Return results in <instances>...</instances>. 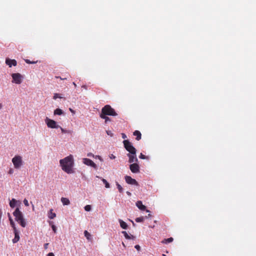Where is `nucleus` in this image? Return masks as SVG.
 Segmentation results:
<instances>
[{
	"label": "nucleus",
	"instance_id": "nucleus-1",
	"mask_svg": "<svg viewBox=\"0 0 256 256\" xmlns=\"http://www.w3.org/2000/svg\"><path fill=\"white\" fill-rule=\"evenodd\" d=\"M62 169L68 174L74 172L72 168L74 165L73 157L72 155L68 156L60 160Z\"/></svg>",
	"mask_w": 256,
	"mask_h": 256
},
{
	"label": "nucleus",
	"instance_id": "nucleus-2",
	"mask_svg": "<svg viewBox=\"0 0 256 256\" xmlns=\"http://www.w3.org/2000/svg\"><path fill=\"white\" fill-rule=\"evenodd\" d=\"M13 215L15 217V220L20 224L23 228L26 227V222L24 218L22 213L20 211L18 208H17L13 212Z\"/></svg>",
	"mask_w": 256,
	"mask_h": 256
},
{
	"label": "nucleus",
	"instance_id": "nucleus-3",
	"mask_svg": "<svg viewBox=\"0 0 256 256\" xmlns=\"http://www.w3.org/2000/svg\"><path fill=\"white\" fill-rule=\"evenodd\" d=\"M102 114L106 116H116L117 113L110 105L105 106L102 110Z\"/></svg>",
	"mask_w": 256,
	"mask_h": 256
},
{
	"label": "nucleus",
	"instance_id": "nucleus-4",
	"mask_svg": "<svg viewBox=\"0 0 256 256\" xmlns=\"http://www.w3.org/2000/svg\"><path fill=\"white\" fill-rule=\"evenodd\" d=\"M124 148L129 152L128 154H136V150L132 144L128 140H124L123 141Z\"/></svg>",
	"mask_w": 256,
	"mask_h": 256
},
{
	"label": "nucleus",
	"instance_id": "nucleus-5",
	"mask_svg": "<svg viewBox=\"0 0 256 256\" xmlns=\"http://www.w3.org/2000/svg\"><path fill=\"white\" fill-rule=\"evenodd\" d=\"M12 162L16 169H19L23 164L22 157L20 156H15L12 158Z\"/></svg>",
	"mask_w": 256,
	"mask_h": 256
},
{
	"label": "nucleus",
	"instance_id": "nucleus-6",
	"mask_svg": "<svg viewBox=\"0 0 256 256\" xmlns=\"http://www.w3.org/2000/svg\"><path fill=\"white\" fill-rule=\"evenodd\" d=\"M45 122L47 126L50 128H60V126L58 125L56 121L51 120L48 117H46L45 119Z\"/></svg>",
	"mask_w": 256,
	"mask_h": 256
},
{
	"label": "nucleus",
	"instance_id": "nucleus-7",
	"mask_svg": "<svg viewBox=\"0 0 256 256\" xmlns=\"http://www.w3.org/2000/svg\"><path fill=\"white\" fill-rule=\"evenodd\" d=\"M12 82L16 84H20L22 82L23 78L22 76L19 73H14L12 74Z\"/></svg>",
	"mask_w": 256,
	"mask_h": 256
},
{
	"label": "nucleus",
	"instance_id": "nucleus-8",
	"mask_svg": "<svg viewBox=\"0 0 256 256\" xmlns=\"http://www.w3.org/2000/svg\"><path fill=\"white\" fill-rule=\"evenodd\" d=\"M82 162L88 166H90L95 170H96L98 168V166L96 164L91 160L88 158H82Z\"/></svg>",
	"mask_w": 256,
	"mask_h": 256
},
{
	"label": "nucleus",
	"instance_id": "nucleus-9",
	"mask_svg": "<svg viewBox=\"0 0 256 256\" xmlns=\"http://www.w3.org/2000/svg\"><path fill=\"white\" fill-rule=\"evenodd\" d=\"M130 169L133 173H138L140 172V166L136 163L132 164L130 165Z\"/></svg>",
	"mask_w": 256,
	"mask_h": 256
},
{
	"label": "nucleus",
	"instance_id": "nucleus-10",
	"mask_svg": "<svg viewBox=\"0 0 256 256\" xmlns=\"http://www.w3.org/2000/svg\"><path fill=\"white\" fill-rule=\"evenodd\" d=\"M126 182L128 184L132 185L138 186V182L135 179L132 178L131 176H125Z\"/></svg>",
	"mask_w": 256,
	"mask_h": 256
},
{
	"label": "nucleus",
	"instance_id": "nucleus-11",
	"mask_svg": "<svg viewBox=\"0 0 256 256\" xmlns=\"http://www.w3.org/2000/svg\"><path fill=\"white\" fill-rule=\"evenodd\" d=\"M127 156L129 158L128 162L130 163H136V162H138V160L136 158V154H127Z\"/></svg>",
	"mask_w": 256,
	"mask_h": 256
},
{
	"label": "nucleus",
	"instance_id": "nucleus-12",
	"mask_svg": "<svg viewBox=\"0 0 256 256\" xmlns=\"http://www.w3.org/2000/svg\"><path fill=\"white\" fill-rule=\"evenodd\" d=\"M14 238L12 239V242L15 244L20 240V231L16 229L14 230Z\"/></svg>",
	"mask_w": 256,
	"mask_h": 256
},
{
	"label": "nucleus",
	"instance_id": "nucleus-13",
	"mask_svg": "<svg viewBox=\"0 0 256 256\" xmlns=\"http://www.w3.org/2000/svg\"><path fill=\"white\" fill-rule=\"evenodd\" d=\"M136 206L142 210H146V212H150L149 210H146V206L142 204V201L138 200L136 203Z\"/></svg>",
	"mask_w": 256,
	"mask_h": 256
},
{
	"label": "nucleus",
	"instance_id": "nucleus-14",
	"mask_svg": "<svg viewBox=\"0 0 256 256\" xmlns=\"http://www.w3.org/2000/svg\"><path fill=\"white\" fill-rule=\"evenodd\" d=\"M6 63L10 68H11L12 66H16L17 64L16 61L15 60H10L9 58L6 59Z\"/></svg>",
	"mask_w": 256,
	"mask_h": 256
},
{
	"label": "nucleus",
	"instance_id": "nucleus-15",
	"mask_svg": "<svg viewBox=\"0 0 256 256\" xmlns=\"http://www.w3.org/2000/svg\"><path fill=\"white\" fill-rule=\"evenodd\" d=\"M18 204H20V202L19 200H16L15 198H12L10 202V206L12 208H14Z\"/></svg>",
	"mask_w": 256,
	"mask_h": 256
},
{
	"label": "nucleus",
	"instance_id": "nucleus-16",
	"mask_svg": "<svg viewBox=\"0 0 256 256\" xmlns=\"http://www.w3.org/2000/svg\"><path fill=\"white\" fill-rule=\"evenodd\" d=\"M118 222H120V226L122 228L124 229V230H126L128 228V226L126 222H125L124 221H123L121 219H118Z\"/></svg>",
	"mask_w": 256,
	"mask_h": 256
},
{
	"label": "nucleus",
	"instance_id": "nucleus-17",
	"mask_svg": "<svg viewBox=\"0 0 256 256\" xmlns=\"http://www.w3.org/2000/svg\"><path fill=\"white\" fill-rule=\"evenodd\" d=\"M8 219H9L10 224L12 228L14 230H16V227L15 224H14V222L13 221V220L12 219L10 214H8Z\"/></svg>",
	"mask_w": 256,
	"mask_h": 256
},
{
	"label": "nucleus",
	"instance_id": "nucleus-18",
	"mask_svg": "<svg viewBox=\"0 0 256 256\" xmlns=\"http://www.w3.org/2000/svg\"><path fill=\"white\" fill-rule=\"evenodd\" d=\"M61 202L64 206H67L70 204V200L66 198H62Z\"/></svg>",
	"mask_w": 256,
	"mask_h": 256
},
{
	"label": "nucleus",
	"instance_id": "nucleus-19",
	"mask_svg": "<svg viewBox=\"0 0 256 256\" xmlns=\"http://www.w3.org/2000/svg\"><path fill=\"white\" fill-rule=\"evenodd\" d=\"M134 135L136 136V140H139L141 138V133L138 130H135L134 132Z\"/></svg>",
	"mask_w": 256,
	"mask_h": 256
},
{
	"label": "nucleus",
	"instance_id": "nucleus-20",
	"mask_svg": "<svg viewBox=\"0 0 256 256\" xmlns=\"http://www.w3.org/2000/svg\"><path fill=\"white\" fill-rule=\"evenodd\" d=\"M56 216V214L52 212V210L51 209L48 213V217L50 219H54Z\"/></svg>",
	"mask_w": 256,
	"mask_h": 256
},
{
	"label": "nucleus",
	"instance_id": "nucleus-21",
	"mask_svg": "<svg viewBox=\"0 0 256 256\" xmlns=\"http://www.w3.org/2000/svg\"><path fill=\"white\" fill-rule=\"evenodd\" d=\"M122 232L124 234V236L125 237V238L126 239H127V240H130V239L132 238H134V236L132 235L129 236L128 234V233L126 232V231H122Z\"/></svg>",
	"mask_w": 256,
	"mask_h": 256
},
{
	"label": "nucleus",
	"instance_id": "nucleus-22",
	"mask_svg": "<svg viewBox=\"0 0 256 256\" xmlns=\"http://www.w3.org/2000/svg\"><path fill=\"white\" fill-rule=\"evenodd\" d=\"M61 131H62V133H64V134H72V132H73V131L72 130H66V129H64L63 128H62L60 126V128H59Z\"/></svg>",
	"mask_w": 256,
	"mask_h": 256
},
{
	"label": "nucleus",
	"instance_id": "nucleus-23",
	"mask_svg": "<svg viewBox=\"0 0 256 256\" xmlns=\"http://www.w3.org/2000/svg\"><path fill=\"white\" fill-rule=\"evenodd\" d=\"M100 116L102 118H103L105 120V122L107 123L108 122L110 121V118L105 115L104 114H101Z\"/></svg>",
	"mask_w": 256,
	"mask_h": 256
},
{
	"label": "nucleus",
	"instance_id": "nucleus-24",
	"mask_svg": "<svg viewBox=\"0 0 256 256\" xmlns=\"http://www.w3.org/2000/svg\"><path fill=\"white\" fill-rule=\"evenodd\" d=\"M63 114V111L60 108H56L54 111V114L55 115H62Z\"/></svg>",
	"mask_w": 256,
	"mask_h": 256
},
{
	"label": "nucleus",
	"instance_id": "nucleus-25",
	"mask_svg": "<svg viewBox=\"0 0 256 256\" xmlns=\"http://www.w3.org/2000/svg\"><path fill=\"white\" fill-rule=\"evenodd\" d=\"M84 235L88 240H91L92 236L87 230H84Z\"/></svg>",
	"mask_w": 256,
	"mask_h": 256
},
{
	"label": "nucleus",
	"instance_id": "nucleus-26",
	"mask_svg": "<svg viewBox=\"0 0 256 256\" xmlns=\"http://www.w3.org/2000/svg\"><path fill=\"white\" fill-rule=\"evenodd\" d=\"M173 240H174V239L172 238H168L164 239L162 241V242L165 243V244H168V243L172 242L173 241Z\"/></svg>",
	"mask_w": 256,
	"mask_h": 256
},
{
	"label": "nucleus",
	"instance_id": "nucleus-27",
	"mask_svg": "<svg viewBox=\"0 0 256 256\" xmlns=\"http://www.w3.org/2000/svg\"><path fill=\"white\" fill-rule=\"evenodd\" d=\"M116 185L117 186V188L119 192L120 193H122L124 190L122 186L117 182H116Z\"/></svg>",
	"mask_w": 256,
	"mask_h": 256
},
{
	"label": "nucleus",
	"instance_id": "nucleus-28",
	"mask_svg": "<svg viewBox=\"0 0 256 256\" xmlns=\"http://www.w3.org/2000/svg\"><path fill=\"white\" fill-rule=\"evenodd\" d=\"M102 182L105 185V187L106 188H109L110 187V185L109 183L107 182V180L104 178L102 179Z\"/></svg>",
	"mask_w": 256,
	"mask_h": 256
},
{
	"label": "nucleus",
	"instance_id": "nucleus-29",
	"mask_svg": "<svg viewBox=\"0 0 256 256\" xmlns=\"http://www.w3.org/2000/svg\"><path fill=\"white\" fill-rule=\"evenodd\" d=\"M136 222H143L144 220V218L142 216L136 218L135 220Z\"/></svg>",
	"mask_w": 256,
	"mask_h": 256
},
{
	"label": "nucleus",
	"instance_id": "nucleus-30",
	"mask_svg": "<svg viewBox=\"0 0 256 256\" xmlns=\"http://www.w3.org/2000/svg\"><path fill=\"white\" fill-rule=\"evenodd\" d=\"M84 210L86 212H90L92 210V207L90 205H86L84 206Z\"/></svg>",
	"mask_w": 256,
	"mask_h": 256
},
{
	"label": "nucleus",
	"instance_id": "nucleus-31",
	"mask_svg": "<svg viewBox=\"0 0 256 256\" xmlns=\"http://www.w3.org/2000/svg\"><path fill=\"white\" fill-rule=\"evenodd\" d=\"M62 97L60 96V94H54L53 98L54 100H56L57 98H62Z\"/></svg>",
	"mask_w": 256,
	"mask_h": 256
},
{
	"label": "nucleus",
	"instance_id": "nucleus-32",
	"mask_svg": "<svg viewBox=\"0 0 256 256\" xmlns=\"http://www.w3.org/2000/svg\"><path fill=\"white\" fill-rule=\"evenodd\" d=\"M52 228L54 233L56 232V227L54 224L52 226Z\"/></svg>",
	"mask_w": 256,
	"mask_h": 256
},
{
	"label": "nucleus",
	"instance_id": "nucleus-33",
	"mask_svg": "<svg viewBox=\"0 0 256 256\" xmlns=\"http://www.w3.org/2000/svg\"><path fill=\"white\" fill-rule=\"evenodd\" d=\"M24 204L26 206H29V204H28V200L26 199V198L24 199Z\"/></svg>",
	"mask_w": 256,
	"mask_h": 256
},
{
	"label": "nucleus",
	"instance_id": "nucleus-34",
	"mask_svg": "<svg viewBox=\"0 0 256 256\" xmlns=\"http://www.w3.org/2000/svg\"><path fill=\"white\" fill-rule=\"evenodd\" d=\"M139 158H141V159H143V160H144V159H146V156L144 155L142 153H141V154H140V156H139Z\"/></svg>",
	"mask_w": 256,
	"mask_h": 256
},
{
	"label": "nucleus",
	"instance_id": "nucleus-35",
	"mask_svg": "<svg viewBox=\"0 0 256 256\" xmlns=\"http://www.w3.org/2000/svg\"><path fill=\"white\" fill-rule=\"evenodd\" d=\"M96 158H98V160H100L101 162H102L103 161V159L102 158V157L100 156H94V157Z\"/></svg>",
	"mask_w": 256,
	"mask_h": 256
},
{
	"label": "nucleus",
	"instance_id": "nucleus-36",
	"mask_svg": "<svg viewBox=\"0 0 256 256\" xmlns=\"http://www.w3.org/2000/svg\"><path fill=\"white\" fill-rule=\"evenodd\" d=\"M87 156H88V157H93L94 158V155L91 153V152H89L87 154Z\"/></svg>",
	"mask_w": 256,
	"mask_h": 256
},
{
	"label": "nucleus",
	"instance_id": "nucleus-37",
	"mask_svg": "<svg viewBox=\"0 0 256 256\" xmlns=\"http://www.w3.org/2000/svg\"><path fill=\"white\" fill-rule=\"evenodd\" d=\"M106 134L108 135H109V136H112L113 134H112V132L111 131H110V130H106Z\"/></svg>",
	"mask_w": 256,
	"mask_h": 256
},
{
	"label": "nucleus",
	"instance_id": "nucleus-38",
	"mask_svg": "<svg viewBox=\"0 0 256 256\" xmlns=\"http://www.w3.org/2000/svg\"><path fill=\"white\" fill-rule=\"evenodd\" d=\"M8 173L10 174H12L14 173V170L12 168H10L8 172Z\"/></svg>",
	"mask_w": 256,
	"mask_h": 256
},
{
	"label": "nucleus",
	"instance_id": "nucleus-39",
	"mask_svg": "<svg viewBox=\"0 0 256 256\" xmlns=\"http://www.w3.org/2000/svg\"><path fill=\"white\" fill-rule=\"evenodd\" d=\"M134 248H135L137 250H140V246L139 245L136 244V246H134Z\"/></svg>",
	"mask_w": 256,
	"mask_h": 256
},
{
	"label": "nucleus",
	"instance_id": "nucleus-40",
	"mask_svg": "<svg viewBox=\"0 0 256 256\" xmlns=\"http://www.w3.org/2000/svg\"><path fill=\"white\" fill-rule=\"evenodd\" d=\"M110 159L113 160V159H115V158H116V156H115L114 154H111L110 156Z\"/></svg>",
	"mask_w": 256,
	"mask_h": 256
},
{
	"label": "nucleus",
	"instance_id": "nucleus-41",
	"mask_svg": "<svg viewBox=\"0 0 256 256\" xmlns=\"http://www.w3.org/2000/svg\"><path fill=\"white\" fill-rule=\"evenodd\" d=\"M122 138L123 139H125V138H126V137H127V136H126V134H124V133H122Z\"/></svg>",
	"mask_w": 256,
	"mask_h": 256
},
{
	"label": "nucleus",
	"instance_id": "nucleus-42",
	"mask_svg": "<svg viewBox=\"0 0 256 256\" xmlns=\"http://www.w3.org/2000/svg\"><path fill=\"white\" fill-rule=\"evenodd\" d=\"M56 78H60V80H66V78H62V77L59 76H56Z\"/></svg>",
	"mask_w": 256,
	"mask_h": 256
},
{
	"label": "nucleus",
	"instance_id": "nucleus-43",
	"mask_svg": "<svg viewBox=\"0 0 256 256\" xmlns=\"http://www.w3.org/2000/svg\"><path fill=\"white\" fill-rule=\"evenodd\" d=\"M48 243L44 244V248L46 249V250L47 249L48 247Z\"/></svg>",
	"mask_w": 256,
	"mask_h": 256
},
{
	"label": "nucleus",
	"instance_id": "nucleus-44",
	"mask_svg": "<svg viewBox=\"0 0 256 256\" xmlns=\"http://www.w3.org/2000/svg\"><path fill=\"white\" fill-rule=\"evenodd\" d=\"M24 61L26 63L30 64L31 63V61L28 59L24 60Z\"/></svg>",
	"mask_w": 256,
	"mask_h": 256
},
{
	"label": "nucleus",
	"instance_id": "nucleus-45",
	"mask_svg": "<svg viewBox=\"0 0 256 256\" xmlns=\"http://www.w3.org/2000/svg\"><path fill=\"white\" fill-rule=\"evenodd\" d=\"M47 256H54V253L50 252L47 254Z\"/></svg>",
	"mask_w": 256,
	"mask_h": 256
},
{
	"label": "nucleus",
	"instance_id": "nucleus-46",
	"mask_svg": "<svg viewBox=\"0 0 256 256\" xmlns=\"http://www.w3.org/2000/svg\"><path fill=\"white\" fill-rule=\"evenodd\" d=\"M69 110H70V111L72 114H75L74 111L71 108H69Z\"/></svg>",
	"mask_w": 256,
	"mask_h": 256
},
{
	"label": "nucleus",
	"instance_id": "nucleus-47",
	"mask_svg": "<svg viewBox=\"0 0 256 256\" xmlns=\"http://www.w3.org/2000/svg\"><path fill=\"white\" fill-rule=\"evenodd\" d=\"M126 194L128 195V196H131V193L130 192H126Z\"/></svg>",
	"mask_w": 256,
	"mask_h": 256
},
{
	"label": "nucleus",
	"instance_id": "nucleus-48",
	"mask_svg": "<svg viewBox=\"0 0 256 256\" xmlns=\"http://www.w3.org/2000/svg\"><path fill=\"white\" fill-rule=\"evenodd\" d=\"M150 216H151V214H149L147 216H146V218H149Z\"/></svg>",
	"mask_w": 256,
	"mask_h": 256
},
{
	"label": "nucleus",
	"instance_id": "nucleus-49",
	"mask_svg": "<svg viewBox=\"0 0 256 256\" xmlns=\"http://www.w3.org/2000/svg\"><path fill=\"white\" fill-rule=\"evenodd\" d=\"M36 62H37V61H36V62H34V61H32H32H31V63H30V64H36Z\"/></svg>",
	"mask_w": 256,
	"mask_h": 256
},
{
	"label": "nucleus",
	"instance_id": "nucleus-50",
	"mask_svg": "<svg viewBox=\"0 0 256 256\" xmlns=\"http://www.w3.org/2000/svg\"><path fill=\"white\" fill-rule=\"evenodd\" d=\"M72 84H73V85H74L75 87H76V83H75L74 82H72Z\"/></svg>",
	"mask_w": 256,
	"mask_h": 256
},
{
	"label": "nucleus",
	"instance_id": "nucleus-51",
	"mask_svg": "<svg viewBox=\"0 0 256 256\" xmlns=\"http://www.w3.org/2000/svg\"><path fill=\"white\" fill-rule=\"evenodd\" d=\"M2 107V104L0 103V109H1Z\"/></svg>",
	"mask_w": 256,
	"mask_h": 256
},
{
	"label": "nucleus",
	"instance_id": "nucleus-52",
	"mask_svg": "<svg viewBox=\"0 0 256 256\" xmlns=\"http://www.w3.org/2000/svg\"><path fill=\"white\" fill-rule=\"evenodd\" d=\"M82 88H86V86H82Z\"/></svg>",
	"mask_w": 256,
	"mask_h": 256
},
{
	"label": "nucleus",
	"instance_id": "nucleus-53",
	"mask_svg": "<svg viewBox=\"0 0 256 256\" xmlns=\"http://www.w3.org/2000/svg\"><path fill=\"white\" fill-rule=\"evenodd\" d=\"M162 256H166V254H162Z\"/></svg>",
	"mask_w": 256,
	"mask_h": 256
},
{
	"label": "nucleus",
	"instance_id": "nucleus-54",
	"mask_svg": "<svg viewBox=\"0 0 256 256\" xmlns=\"http://www.w3.org/2000/svg\"><path fill=\"white\" fill-rule=\"evenodd\" d=\"M132 222L133 225H134V222L132 221Z\"/></svg>",
	"mask_w": 256,
	"mask_h": 256
}]
</instances>
